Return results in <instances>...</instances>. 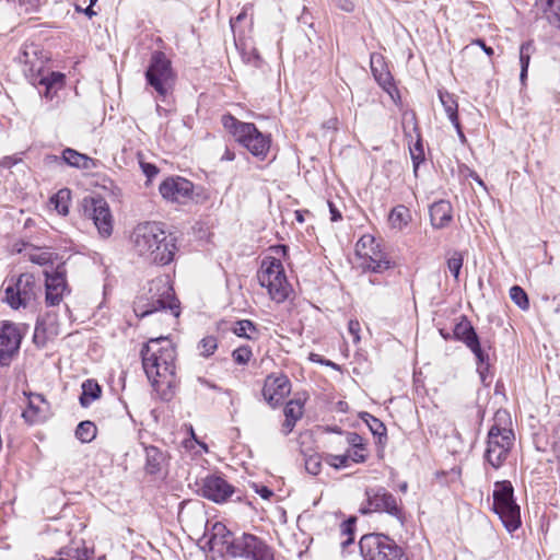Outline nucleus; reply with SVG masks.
I'll use <instances>...</instances> for the list:
<instances>
[{
	"label": "nucleus",
	"mask_w": 560,
	"mask_h": 560,
	"mask_svg": "<svg viewBox=\"0 0 560 560\" xmlns=\"http://www.w3.org/2000/svg\"><path fill=\"white\" fill-rule=\"evenodd\" d=\"M143 370L162 400L168 401L177 387L176 350L166 338L151 339L141 349Z\"/></svg>",
	"instance_id": "f257e3e1"
},
{
	"label": "nucleus",
	"mask_w": 560,
	"mask_h": 560,
	"mask_svg": "<svg viewBox=\"0 0 560 560\" xmlns=\"http://www.w3.org/2000/svg\"><path fill=\"white\" fill-rule=\"evenodd\" d=\"M131 238L137 254L153 264H170L177 250L176 236L168 233L160 222L138 224Z\"/></svg>",
	"instance_id": "f03ea898"
},
{
	"label": "nucleus",
	"mask_w": 560,
	"mask_h": 560,
	"mask_svg": "<svg viewBox=\"0 0 560 560\" xmlns=\"http://www.w3.org/2000/svg\"><path fill=\"white\" fill-rule=\"evenodd\" d=\"M167 308L175 317L179 316V306L174 298L173 289L162 278L152 280L148 294L138 296L133 303L135 314L140 318Z\"/></svg>",
	"instance_id": "7ed1b4c3"
},
{
	"label": "nucleus",
	"mask_w": 560,
	"mask_h": 560,
	"mask_svg": "<svg viewBox=\"0 0 560 560\" xmlns=\"http://www.w3.org/2000/svg\"><path fill=\"white\" fill-rule=\"evenodd\" d=\"M223 127L254 156L264 160L270 149V138L252 122L240 121L232 115H223Z\"/></svg>",
	"instance_id": "20e7f679"
},
{
	"label": "nucleus",
	"mask_w": 560,
	"mask_h": 560,
	"mask_svg": "<svg viewBox=\"0 0 560 560\" xmlns=\"http://www.w3.org/2000/svg\"><path fill=\"white\" fill-rule=\"evenodd\" d=\"M257 278L259 284L267 289L270 299L278 304L285 302L293 293L280 259L266 257L261 261Z\"/></svg>",
	"instance_id": "39448f33"
},
{
	"label": "nucleus",
	"mask_w": 560,
	"mask_h": 560,
	"mask_svg": "<svg viewBox=\"0 0 560 560\" xmlns=\"http://www.w3.org/2000/svg\"><path fill=\"white\" fill-rule=\"evenodd\" d=\"M492 510L509 533L515 532L521 526L520 506L514 499L511 481L502 480L494 483Z\"/></svg>",
	"instance_id": "423d86ee"
},
{
	"label": "nucleus",
	"mask_w": 560,
	"mask_h": 560,
	"mask_svg": "<svg viewBox=\"0 0 560 560\" xmlns=\"http://www.w3.org/2000/svg\"><path fill=\"white\" fill-rule=\"evenodd\" d=\"M149 86L164 100L172 92L175 84V73L171 60L163 51L152 52L148 69L144 73Z\"/></svg>",
	"instance_id": "0eeeda50"
},
{
	"label": "nucleus",
	"mask_w": 560,
	"mask_h": 560,
	"mask_svg": "<svg viewBox=\"0 0 560 560\" xmlns=\"http://www.w3.org/2000/svg\"><path fill=\"white\" fill-rule=\"evenodd\" d=\"M366 505L360 508V513H387L395 517L401 526L406 523L402 503L384 487H372L365 490Z\"/></svg>",
	"instance_id": "6e6552de"
},
{
	"label": "nucleus",
	"mask_w": 560,
	"mask_h": 560,
	"mask_svg": "<svg viewBox=\"0 0 560 560\" xmlns=\"http://www.w3.org/2000/svg\"><path fill=\"white\" fill-rule=\"evenodd\" d=\"M364 560H400L404 550L389 536L378 533L365 534L359 541Z\"/></svg>",
	"instance_id": "1a4fd4ad"
},
{
	"label": "nucleus",
	"mask_w": 560,
	"mask_h": 560,
	"mask_svg": "<svg viewBox=\"0 0 560 560\" xmlns=\"http://www.w3.org/2000/svg\"><path fill=\"white\" fill-rule=\"evenodd\" d=\"M37 285L32 273H22L5 288V301L12 307H26L36 298Z\"/></svg>",
	"instance_id": "9d476101"
},
{
	"label": "nucleus",
	"mask_w": 560,
	"mask_h": 560,
	"mask_svg": "<svg viewBox=\"0 0 560 560\" xmlns=\"http://www.w3.org/2000/svg\"><path fill=\"white\" fill-rule=\"evenodd\" d=\"M234 558L250 560H275L272 548L259 537L244 533L236 538L233 547Z\"/></svg>",
	"instance_id": "9b49d317"
},
{
	"label": "nucleus",
	"mask_w": 560,
	"mask_h": 560,
	"mask_svg": "<svg viewBox=\"0 0 560 560\" xmlns=\"http://www.w3.org/2000/svg\"><path fill=\"white\" fill-rule=\"evenodd\" d=\"M515 441V435H500L489 431L487 435V447L485 460L494 469H499L506 460Z\"/></svg>",
	"instance_id": "f8f14e48"
},
{
	"label": "nucleus",
	"mask_w": 560,
	"mask_h": 560,
	"mask_svg": "<svg viewBox=\"0 0 560 560\" xmlns=\"http://www.w3.org/2000/svg\"><path fill=\"white\" fill-rule=\"evenodd\" d=\"M374 237L370 235L362 236L357 243V254L364 260L362 267L364 270L381 273L394 266L387 257L380 250H374Z\"/></svg>",
	"instance_id": "ddd939ff"
},
{
	"label": "nucleus",
	"mask_w": 560,
	"mask_h": 560,
	"mask_svg": "<svg viewBox=\"0 0 560 560\" xmlns=\"http://www.w3.org/2000/svg\"><path fill=\"white\" fill-rule=\"evenodd\" d=\"M84 215L93 221L102 237H109L113 232V217L108 203L102 198L84 200Z\"/></svg>",
	"instance_id": "4468645a"
},
{
	"label": "nucleus",
	"mask_w": 560,
	"mask_h": 560,
	"mask_svg": "<svg viewBox=\"0 0 560 560\" xmlns=\"http://www.w3.org/2000/svg\"><path fill=\"white\" fill-rule=\"evenodd\" d=\"M197 485L201 497L218 504L226 502L235 493V488L218 475H208Z\"/></svg>",
	"instance_id": "2eb2a0df"
},
{
	"label": "nucleus",
	"mask_w": 560,
	"mask_h": 560,
	"mask_svg": "<svg viewBox=\"0 0 560 560\" xmlns=\"http://www.w3.org/2000/svg\"><path fill=\"white\" fill-rule=\"evenodd\" d=\"M22 338V332L16 324L0 323V365H9L20 349Z\"/></svg>",
	"instance_id": "dca6fc26"
},
{
	"label": "nucleus",
	"mask_w": 560,
	"mask_h": 560,
	"mask_svg": "<svg viewBox=\"0 0 560 560\" xmlns=\"http://www.w3.org/2000/svg\"><path fill=\"white\" fill-rule=\"evenodd\" d=\"M208 536L207 545L210 551L218 553L221 557L234 558L233 547L236 544V538L228 527L221 523L215 522L206 534Z\"/></svg>",
	"instance_id": "f3484780"
},
{
	"label": "nucleus",
	"mask_w": 560,
	"mask_h": 560,
	"mask_svg": "<svg viewBox=\"0 0 560 560\" xmlns=\"http://www.w3.org/2000/svg\"><path fill=\"white\" fill-rule=\"evenodd\" d=\"M402 127L405 137L408 139L409 144L416 137L413 145L409 147L410 156L412 160L413 172L417 174L420 164L424 161V149L421 138V132L417 124L416 114L413 112H406L402 114Z\"/></svg>",
	"instance_id": "a211bd4d"
},
{
	"label": "nucleus",
	"mask_w": 560,
	"mask_h": 560,
	"mask_svg": "<svg viewBox=\"0 0 560 560\" xmlns=\"http://www.w3.org/2000/svg\"><path fill=\"white\" fill-rule=\"evenodd\" d=\"M162 197L168 201L185 203L191 198L194 185L183 177H170L163 180L159 187Z\"/></svg>",
	"instance_id": "6ab92c4d"
},
{
	"label": "nucleus",
	"mask_w": 560,
	"mask_h": 560,
	"mask_svg": "<svg viewBox=\"0 0 560 560\" xmlns=\"http://www.w3.org/2000/svg\"><path fill=\"white\" fill-rule=\"evenodd\" d=\"M290 392L291 383L284 374L268 375L262 387V396L272 407L280 405Z\"/></svg>",
	"instance_id": "aec40b11"
},
{
	"label": "nucleus",
	"mask_w": 560,
	"mask_h": 560,
	"mask_svg": "<svg viewBox=\"0 0 560 560\" xmlns=\"http://www.w3.org/2000/svg\"><path fill=\"white\" fill-rule=\"evenodd\" d=\"M45 277L46 303L49 306L59 305L65 292L68 291L66 269L59 265L51 273L45 271Z\"/></svg>",
	"instance_id": "412c9836"
},
{
	"label": "nucleus",
	"mask_w": 560,
	"mask_h": 560,
	"mask_svg": "<svg viewBox=\"0 0 560 560\" xmlns=\"http://www.w3.org/2000/svg\"><path fill=\"white\" fill-rule=\"evenodd\" d=\"M371 70L380 86L394 98V93H398V91L382 55L375 52L371 55Z\"/></svg>",
	"instance_id": "4be33fe9"
},
{
	"label": "nucleus",
	"mask_w": 560,
	"mask_h": 560,
	"mask_svg": "<svg viewBox=\"0 0 560 560\" xmlns=\"http://www.w3.org/2000/svg\"><path fill=\"white\" fill-rule=\"evenodd\" d=\"M33 84L43 88L39 93L47 100H52L57 92L62 89L65 84V74L61 72H49L47 75L42 73L33 81Z\"/></svg>",
	"instance_id": "5701e85b"
},
{
	"label": "nucleus",
	"mask_w": 560,
	"mask_h": 560,
	"mask_svg": "<svg viewBox=\"0 0 560 560\" xmlns=\"http://www.w3.org/2000/svg\"><path fill=\"white\" fill-rule=\"evenodd\" d=\"M46 401L40 394L31 395L28 407L22 412V417L30 424L43 422L46 419L47 410L43 408Z\"/></svg>",
	"instance_id": "b1692460"
},
{
	"label": "nucleus",
	"mask_w": 560,
	"mask_h": 560,
	"mask_svg": "<svg viewBox=\"0 0 560 560\" xmlns=\"http://www.w3.org/2000/svg\"><path fill=\"white\" fill-rule=\"evenodd\" d=\"M452 205L446 200H439L430 207V219L433 228L443 229L452 221Z\"/></svg>",
	"instance_id": "393cba45"
},
{
	"label": "nucleus",
	"mask_w": 560,
	"mask_h": 560,
	"mask_svg": "<svg viewBox=\"0 0 560 560\" xmlns=\"http://www.w3.org/2000/svg\"><path fill=\"white\" fill-rule=\"evenodd\" d=\"M535 7L541 12L548 23L557 28H560V3L556 0H536Z\"/></svg>",
	"instance_id": "a878e982"
},
{
	"label": "nucleus",
	"mask_w": 560,
	"mask_h": 560,
	"mask_svg": "<svg viewBox=\"0 0 560 560\" xmlns=\"http://www.w3.org/2000/svg\"><path fill=\"white\" fill-rule=\"evenodd\" d=\"M58 335V327L55 323V317L40 318L37 320L34 331L35 342L44 343L47 339L54 338Z\"/></svg>",
	"instance_id": "bb28decb"
},
{
	"label": "nucleus",
	"mask_w": 560,
	"mask_h": 560,
	"mask_svg": "<svg viewBox=\"0 0 560 560\" xmlns=\"http://www.w3.org/2000/svg\"><path fill=\"white\" fill-rule=\"evenodd\" d=\"M489 431L500 435H515L512 429L511 415L506 409H499L493 416V423Z\"/></svg>",
	"instance_id": "cd10ccee"
},
{
	"label": "nucleus",
	"mask_w": 560,
	"mask_h": 560,
	"mask_svg": "<svg viewBox=\"0 0 560 560\" xmlns=\"http://www.w3.org/2000/svg\"><path fill=\"white\" fill-rule=\"evenodd\" d=\"M453 337L455 340L462 341L467 346L470 340L477 338L478 335L468 318L466 316H460L459 322L454 326Z\"/></svg>",
	"instance_id": "c85d7f7f"
},
{
	"label": "nucleus",
	"mask_w": 560,
	"mask_h": 560,
	"mask_svg": "<svg viewBox=\"0 0 560 560\" xmlns=\"http://www.w3.org/2000/svg\"><path fill=\"white\" fill-rule=\"evenodd\" d=\"M61 159H63L65 164L77 168L89 170L94 165L91 158L71 148L62 151Z\"/></svg>",
	"instance_id": "c756f323"
},
{
	"label": "nucleus",
	"mask_w": 560,
	"mask_h": 560,
	"mask_svg": "<svg viewBox=\"0 0 560 560\" xmlns=\"http://www.w3.org/2000/svg\"><path fill=\"white\" fill-rule=\"evenodd\" d=\"M466 347L475 354L477 361V371L483 380L485 373L489 370V354L481 347L479 337L470 340Z\"/></svg>",
	"instance_id": "7c9ffc66"
},
{
	"label": "nucleus",
	"mask_w": 560,
	"mask_h": 560,
	"mask_svg": "<svg viewBox=\"0 0 560 560\" xmlns=\"http://www.w3.org/2000/svg\"><path fill=\"white\" fill-rule=\"evenodd\" d=\"M82 393L80 395V405L84 408L89 407L94 400L98 399L102 388L94 380H86L82 383Z\"/></svg>",
	"instance_id": "2f4dec72"
},
{
	"label": "nucleus",
	"mask_w": 560,
	"mask_h": 560,
	"mask_svg": "<svg viewBox=\"0 0 560 560\" xmlns=\"http://www.w3.org/2000/svg\"><path fill=\"white\" fill-rule=\"evenodd\" d=\"M360 418L366 423L370 431L378 439V444H384L387 441L385 424L369 412H362Z\"/></svg>",
	"instance_id": "473e14b6"
},
{
	"label": "nucleus",
	"mask_w": 560,
	"mask_h": 560,
	"mask_svg": "<svg viewBox=\"0 0 560 560\" xmlns=\"http://www.w3.org/2000/svg\"><path fill=\"white\" fill-rule=\"evenodd\" d=\"M145 470L153 475L161 470L164 454L155 446L145 447Z\"/></svg>",
	"instance_id": "72a5a7b5"
},
{
	"label": "nucleus",
	"mask_w": 560,
	"mask_h": 560,
	"mask_svg": "<svg viewBox=\"0 0 560 560\" xmlns=\"http://www.w3.org/2000/svg\"><path fill=\"white\" fill-rule=\"evenodd\" d=\"M70 201L71 191L68 188L59 189L50 197V205H52L55 210L61 215H67L69 213Z\"/></svg>",
	"instance_id": "f704fd0d"
},
{
	"label": "nucleus",
	"mask_w": 560,
	"mask_h": 560,
	"mask_svg": "<svg viewBox=\"0 0 560 560\" xmlns=\"http://www.w3.org/2000/svg\"><path fill=\"white\" fill-rule=\"evenodd\" d=\"M440 102L451 122L456 121L458 118V104L455 96L447 91H439Z\"/></svg>",
	"instance_id": "c9c22d12"
},
{
	"label": "nucleus",
	"mask_w": 560,
	"mask_h": 560,
	"mask_svg": "<svg viewBox=\"0 0 560 560\" xmlns=\"http://www.w3.org/2000/svg\"><path fill=\"white\" fill-rule=\"evenodd\" d=\"M534 49H535L534 44L530 40L523 43L520 47V65H521L520 80L522 83H524L525 79L527 78V71H528V66H529V61H530V56H532Z\"/></svg>",
	"instance_id": "e433bc0d"
},
{
	"label": "nucleus",
	"mask_w": 560,
	"mask_h": 560,
	"mask_svg": "<svg viewBox=\"0 0 560 560\" xmlns=\"http://www.w3.org/2000/svg\"><path fill=\"white\" fill-rule=\"evenodd\" d=\"M388 219L393 228L401 229L408 224L410 211L404 205H398L392 209Z\"/></svg>",
	"instance_id": "4c0bfd02"
},
{
	"label": "nucleus",
	"mask_w": 560,
	"mask_h": 560,
	"mask_svg": "<svg viewBox=\"0 0 560 560\" xmlns=\"http://www.w3.org/2000/svg\"><path fill=\"white\" fill-rule=\"evenodd\" d=\"M96 432V425L92 421H81L75 429V438L82 443H90L95 439Z\"/></svg>",
	"instance_id": "58836bf2"
},
{
	"label": "nucleus",
	"mask_w": 560,
	"mask_h": 560,
	"mask_svg": "<svg viewBox=\"0 0 560 560\" xmlns=\"http://www.w3.org/2000/svg\"><path fill=\"white\" fill-rule=\"evenodd\" d=\"M232 331L241 338L254 339L253 334L257 332L255 324L249 319H241L235 322Z\"/></svg>",
	"instance_id": "ea45409f"
},
{
	"label": "nucleus",
	"mask_w": 560,
	"mask_h": 560,
	"mask_svg": "<svg viewBox=\"0 0 560 560\" xmlns=\"http://www.w3.org/2000/svg\"><path fill=\"white\" fill-rule=\"evenodd\" d=\"M93 550L82 547H65L59 551L60 556H67L70 560H91L93 557Z\"/></svg>",
	"instance_id": "a19ab883"
},
{
	"label": "nucleus",
	"mask_w": 560,
	"mask_h": 560,
	"mask_svg": "<svg viewBox=\"0 0 560 560\" xmlns=\"http://www.w3.org/2000/svg\"><path fill=\"white\" fill-rule=\"evenodd\" d=\"M510 298L522 311L529 308L528 295L520 285H513L510 289Z\"/></svg>",
	"instance_id": "79ce46f5"
},
{
	"label": "nucleus",
	"mask_w": 560,
	"mask_h": 560,
	"mask_svg": "<svg viewBox=\"0 0 560 560\" xmlns=\"http://www.w3.org/2000/svg\"><path fill=\"white\" fill-rule=\"evenodd\" d=\"M218 348V340L214 336H207L202 338L198 345L200 355L208 358L214 353Z\"/></svg>",
	"instance_id": "37998d69"
},
{
	"label": "nucleus",
	"mask_w": 560,
	"mask_h": 560,
	"mask_svg": "<svg viewBox=\"0 0 560 560\" xmlns=\"http://www.w3.org/2000/svg\"><path fill=\"white\" fill-rule=\"evenodd\" d=\"M322 456L317 453H313L311 455H305L304 457V465L305 469L311 475H318L322 468Z\"/></svg>",
	"instance_id": "c03bdc74"
},
{
	"label": "nucleus",
	"mask_w": 560,
	"mask_h": 560,
	"mask_svg": "<svg viewBox=\"0 0 560 560\" xmlns=\"http://www.w3.org/2000/svg\"><path fill=\"white\" fill-rule=\"evenodd\" d=\"M303 416V404L300 400L292 399L284 407V417L299 420Z\"/></svg>",
	"instance_id": "a18cd8bd"
},
{
	"label": "nucleus",
	"mask_w": 560,
	"mask_h": 560,
	"mask_svg": "<svg viewBox=\"0 0 560 560\" xmlns=\"http://www.w3.org/2000/svg\"><path fill=\"white\" fill-rule=\"evenodd\" d=\"M463 261L464 258L459 252H454L447 259V267L455 279H458Z\"/></svg>",
	"instance_id": "49530a36"
},
{
	"label": "nucleus",
	"mask_w": 560,
	"mask_h": 560,
	"mask_svg": "<svg viewBox=\"0 0 560 560\" xmlns=\"http://www.w3.org/2000/svg\"><path fill=\"white\" fill-rule=\"evenodd\" d=\"M253 355L252 349L248 346H241L232 352V358L237 364H246Z\"/></svg>",
	"instance_id": "de8ad7c7"
},
{
	"label": "nucleus",
	"mask_w": 560,
	"mask_h": 560,
	"mask_svg": "<svg viewBox=\"0 0 560 560\" xmlns=\"http://www.w3.org/2000/svg\"><path fill=\"white\" fill-rule=\"evenodd\" d=\"M547 443L555 454L557 460L560 462V425L556 427L548 436Z\"/></svg>",
	"instance_id": "09e8293b"
},
{
	"label": "nucleus",
	"mask_w": 560,
	"mask_h": 560,
	"mask_svg": "<svg viewBox=\"0 0 560 560\" xmlns=\"http://www.w3.org/2000/svg\"><path fill=\"white\" fill-rule=\"evenodd\" d=\"M324 459L329 466L337 469L345 468L349 465V455L347 453L342 455L327 454Z\"/></svg>",
	"instance_id": "8fccbe9b"
},
{
	"label": "nucleus",
	"mask_w": 560,
	"mask_h": 560,
	"mask_svg": "<svg viewBox=\"0 0 560 560\" xmlns=\"http://www.w3.org/2000/svg\"><path fill=\"white\" fill-rule=\"evenodd\" d=\"M357 517L350 516L340 524V538L354 537Z\"/></svg>",
	"instance_id": "3c124183"
},
{
	"label": "nucleus",
	"mask_w": 560,
	"mask_h": 560,
	"mask_svg": "<svg viewBox=\"0 0 560 560\" xmlns=\"http://www.w3.org/2000/svg\"><path fill=\"white\" fill-rule=\"evenodd\" d=\"M349 455V460H352L353 463H364L368 458L366 453V445L360 446L357 448H351L347 452Z\"/></svg>",
	"instance_id": "603ef678"
},
{
	"label": "nucleus",
	"mask_w": 560,
	"mask_h": 560,
	"mask_svg": "<svg viewBox=\"0 0 560 560\" xmlns=\"http://www.w3.org/2000/svg\"><path fill=\"white\" fill-rule=\"evenodd\" d=\"M30 260L39 266H46L51 262V254L47 252H36L30 255Z\"/></svg>",
	"instance_id": "864d4df0"
},
{
	"label": "nucleus",
	"mask_w": 560,
	"mask_h": 560,
	"mask_svg": "<svg viewBox=\"0 0 560 560\" xmlns=\"http://www.w3.org/2000/svg\"><path fill=\"white\" fill-rule=\"evenodd\" d=\"M346 441L352 448L366 445L363 438L357 432H346Z\"/></svg>",
	"instance_id": "5fc2aeb1"
},
{
	"label": "nucleus",
	"mask_w": 560,
	"mask_h": 560,
	"mask_svg": "<svg viewBox=\"0 0 560 560\" xmlns=\"http://www.w3.org/2000/svg\"><path fill=\"white\" fill-rule=\"evenodd\" d=\"M252 488L257 494H259L265 500H269L273 495V491L269 489L267 486L254 482L252 483Z\"/></svg>",
	"instance_id": "6e6d98bb"
},
{
	"label": "nucleus",
	"mask_w": 560,
	"mask_h": 560,
	"mask_svg": "<svg viewBox=\"0 0 560 560\" xmlns=\"http://www.w3.org/2000/svg\"><path fill=\"white\" fill-rule=\"evenodd\" d=\"M348 330L353 336L354 341L360 340V336H359L360 323L358 320L351 319L348 324Z\"/></svg>",
	"instance_id": "4d7b16f0"
},
{
	"label": "nucleus",
	"mask_w": 560,
	"mask_h": 560,
	"mask_svg": "<svg viewBox=\"0 0 560 560\" xmlns=\"http://www.w3.org/2000/svg\"><path fill=\"white\" fill-rule=\"evenodd\" d=\"M142 170H143V173L145 174V176L149 179L153 178L159 173L158 167L155 165H153V164H150V163L142 164Z\"/></svg>",
	"instance_id": "13d9d810"
},
{
	"label": "nucleus",
	"mask_w": 560,
	"mask_h": 560,
	"mask_svg": "<svg viewBox=\"0 0 560 560\" xmlns=\"http://www.w3.org/2000/svg\"><path fill=\"white\" fill-rule=\"evenodd\" d=\"M296 421L298 420L285 418V420H284V422L282 424V433L284 435H288L289 433H291L292 430L294 429L295 424H296Z\"/></svg>",
	"instance_id": "bf43d9fd"
},
{
	"label": "nucleus",
	"mask_w": 560,
	"mask_h": 560,
	"mask_svg": "<svg viewBox=\"0 0 560 560\" xmlns=\"http://www.w3.org/2000/svg\"><path fill=\"white\" fill-rule=\"evenodd\" d=\"M328 206H329V211H330V220L332 222H336V221H339L341 220V213L340 211L336 208V206L332 203V202H328Z\"/></svg>",
	"instance_id": "052dcab7"
},
{
	"label": "nucleus",
	"mask_w": 560,
	"mask_h": 560,
	"mask_svg": "<svg viewBox=\"0 0 560 560\" xmlns=\"http://www.w3.org/2000/svg\"><path fill=\"white\" fill-rule=\"evenodd\" d=\"M472 44L474 45H478L479 47H481V49L489 56L491 57L494 51L491 47L487 46L485 40L483 39H480V38H477L475 40H472Z\"/></svg>",
	"instance_id": "680f3d73"
},
{
	"label": "nucleus",
	"mask_w": 560,
	"mask_h": 560,
	"mask_svg": "<svg viewBox=\"0 0 560 560\" xmlns=\"http://www.w3.org/2000/svg\"><path fill=\"white\" fill-rule=\"evenodd\" d=\"M45 163L62 165V164H65V161H63V159H61V156H58L55 154H48L45 156Z\"/></svg>",
	"instance_id": "e2e57ef3"
},
{
	"label": "nucleus",
	"mask_w": 560,
	"mask_h": 560,
	"mask_svg": "<svg viewBox=\"0 0 560 560\" xmlns=\"http://www.w3.org/2000/svg\"><path fill=\"white\" fill-rule=\"evenodd\" d=\"M353 542H354V537L341 538L340 547H341L342 553L348 552V547L353 545Z\"/></svg>",
	"instance_id": "0e129e2a"
},
{
	"label": "nucleus",
	"mask_w": 560,
	"mask_h": 560,
	"mask_svg": "<svg viewBox=\"0 0 560 560\" xmlns=\"http://www.w3.org/2000/svg\"><path fill=\"white\" fill-rule=\"evenodd\" d=\"M452 125L456 129V132L458 135L459 140L464 143L466 141V137H465V135L463 132L459 119H457L456 121H453Z\"/></svg>",
	"instance_id": "69168bd1"
},
{
	"label": "nucleus",
	"mask_w": 560,
	"mask_h": 560,
	"mask_svg": "<svg viewBox=\"0 0 560 560\" xmlns=\"http://www.w3.org/2000/svg\"><path fill=\"white\" fill-rule=\"evenodd\" d=\"M235 160V153L234 151L230 150L229 148H225L224 153L221 156V161H233Z\"/></svg>",
	"instance_id": "338daca9"
},
{
	"label": "nucleus",
	"mask_w": 560,
	"mask_h": 560,
	"mask_svg": "<svg viewBox=\"0 0 560 560\" xmlns=\"http://www.w3.org/2000/svg\"><path fill=\"white\" fill-rule=\"evenodd\" d=\"M340 9L346 12H351L354 8L351 1L345 0L343 3L339 4Z\"/></svg>",
	"instance_id": "774afa93"
}]
</instances>
